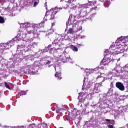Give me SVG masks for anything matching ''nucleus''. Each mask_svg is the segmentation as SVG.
<instances>
[{
  "label": "nucleus",
  "instance_id": "obj_15",
  "mask_svg": "<svg viewBox=\"0 0 128 128\" xmlns=\"http://www.w3.org/2000/svg\"><path fill=\"white\" fill-rule=\"evenodd\" d=\"M84 92L79 94V96H78V99L79 100L78 102V106H82V98H84Z\"/></svg>",
  "mask_w": 128,
  "mask_h": 128
},
{
  "label": "nucleus",
  "instance_id": "obj_28",
  "mask_svg": "<svg viewBox=\"0 0 128 128\" xmlns=\"http://www.w3.org/2000/svg\"><path fill=\"white\" fill-rule=\"evenodd\" d=\"M8 16H12V10H9L7 12Z\"/></svg>",
  "mask_w": 128,
  "mask_h": 128
},
{
  "label": "nucleus",
  "instance_id": "obj_45",
  "mask_svg": "<svg viewBox=\"0 0 128 128\" xmlns=\"http://www.w3.org/2000/svg\"><path fill=\"white\" fill-rule=\"evenodd\" d=\"M2 128H10V126H3Z\"/></svg>",
  "mask_w": 128,
  "mask_h": 128
},
{
  "label": "nucleus",
  "instance_id": "obj_56",
  "mask_svg": "<svg viewBox=\"0 0 128 128\" xmlns=\"http://www.w3.org/2000/svg\"><path fill=\"white\" fill-rule=\"evenodd\" d=\"M126 127L128 128V124H126Z\"/></svg>",
  "mask_w": 128,
  "mask_h": 128
},
{
  "label": "nucleus",
  "instance_id": "obj_49",
  "mask_svg": "<svg viewBox=\"0 0 128 128\" xmlns=\"http://www.w3.org/2000/svg\"><path fill=\"white\" fill-rule=\"evenodd\" d=\"M88 122H85V124H84V126H86L88 124Z\"/></svg>",
  "mask_w": 128,
  "mask_h": 128
},
{
  "label": "nucleus",
  "instance_id": "obj_46",
  "mask_svg": "<svg viewBox=\"0 0 128 128\" xmlns=\"http://www.w3.org/2000/svg\"><path fill=\"white\" fill-rule=\"evenodd\" d=\"M114 48V46L112 45V46H110V48Z\"/></svg>",
  "mask_w": 128,
  "mask_h": 128
},
{
  "label": "nucleus",
  "instance_id": "obj_53",
  "mask_svg": "<svg viewBox=\"0 0 128 128\" xmlns=\"http://www.w3.org/2000/svg\"><path fill=\"white\" fill-rule=\"evenodd\" d=\"M100 2H104V0H99Z\"/></svg>",
  "mask_w": 128,
  "mask_h": 128
},
{
  "label": "nucleus",
  "instance_id": "obj_16",
  "mask_svg": "<svg viewBox=\"0 0 128 128\" xmlns=\"http://www.w3.org/2000/svg\"><path fill=\"white\" fill-rule=\"evenodd\" d=\"M104 74H100V76H98V78H96L98 80H100V83L102 84V82H104V80H106V78L104 77Z\"/></svg>",
  "mask_w": 128,
  "mask_h": 128
},
{
  "label": "nucleus",
  "instance_id": "obj_10",
  "mask_svg": "<svg viewBox=\"0 0 128 128\" xmlns=\"http://www.w3.org/2000/svg\"><path fill=\"white\" fill-rule=\"evenodd\" d=\"M55 70L56 72V74H55L56 78L58 80H62V73L60 72V66H58H58H56L54 67Z\"/></svg>",
  "mask_w": 128,
  "mask_h": 128
},
{
  "label": "nucleus",
  "instance_id": "obj_34",
  "mask_svg": "<svg viewBox=\"0 0 128 128\" xmlns=\"http://www.w3.org/2000/svg\"><path fill=\"white\" fill-rule=\"evenodd\" d=\"M4 19L0 16V24H4Z\"/></svg>",
  "mask_w": 128,
  "mask_h": 128
},
{
  "label": "nucleus",
  "instance_id": "obj_52",
  "mask_svg": "<svg viewBox=\"0 0 128 128\" xmlns=\"http://www.w3.org/2000/svg\"><path fill=\"white\" fill-rule=\"evenodd\" d=\"M2 84H4V83H0V86H2Z\"/></svg>",
  "mask_w": 128,
  "mask_h": 128
},
{
  "label": "nucleus",
  "instance_id": "obj_12",
  "mask_svg": "<svg viewBox=\"0 0 128 128\" xmlns=\"http://www.w3.org/2000/svg\"><path fill=\"white\" fill-rule=\"evenodd\" d=\"M116 88H118L120 90H121V92H124V90H126V88L124 87V84L122 83L121 82H117L116 84Z\"/></svg>",
  "mask_w": 128,
  "mask_h": 128
},
{
  "label": "nucleus",
  "instance_id": "obj_29",
  "mask_svg": "<svg viewBox=\"0 0 128 128\" xmlns=\"http://www.w3.org/2000/svg\"><path fill=\"white\" fill-rule=\"evenodd\" d=\"M94 69H86L85 70V72H89V74H90V72H94Z\"/></svg>",
  "mask_w": 128,
  "mask_h": 128
},
{
  "label": "nucleus",
  "instance_id": "obj_7",
  "mask_svg": "<svg viewBox=\"0 0 128 128\" xmlns=\"http://www.w3.org/2000/svg\"><path fill=\"white\" fill-rule=\"evenodd\" d=\"M62 10V8H59L58 6L55 7L54 8H52L50 10H55L54 12H52V16H48V14H47L46 13V14L45 16L44 17V20H52L54 18V15L56 14V12H58V10Z\"/></svg>",
  "mask_w": 128,
  "mask_h": 128
},
{
  "label": "nucleus",
  "instance_id": "obj_40",
  "mask_svg": "<svg viewBox=\"0 0 128 128\" xmlns=\"http://www.w3.org/2000/svg\"><path fill=\"white\" fill-rule=\"evenodd\" d=\"M82 30V26H80L78 27V30L76 32H78V30Z\"/></svg>",
  "mask_w": 128,
  "mask_h": 128
},
{
  "label": "nucleus",
  "instance_id": "obj_42",
  "mask_svg": "<svg viewBox=\"0 0 128 128\" xmlns=\"http://www.w3.org/2000/svg\"><path fill=\"white\" fill-rule=\"evenodd\" d=\"M50 46H52V44H50L49 46H48L46 48L48 49V50H50Z\"/></svg>",
  "mask_w": 128,
  "mask_h": 128
},
{
  "label": "nucleus",
  "instance_id": "obj_58",
  "mask_svg": "<svg viewBox=\"0 0 128 128\" xmlns=\"http://www.w3.org/2000/svg\"><path fill=\"white\" fill-rule=\"evenodd\" d=\"M28 41H27V42H26V44H28Z\"/></svg>",
  "mask_w": 128,
  "mask_h": 128
},
{
  "label": "nucleus",
  "instance_id": "obj_36",
  "mask_svg": "<svg viewBox=\"0 0 128 128\" xmlns=\"http://www.w3.org/2000/svg\"><path fill=\"white\" fill-rule=\"evenodd\" d=\"M77 46L78 48H82V46H84V45L82 44H77Z\"/></svg>",
  "mask_w": 128,
  "mask_h": 128
},
{
  "label": "nucleus",
  "instance_id": "obj_20",
  "mask_svg": "<svg viewBox=\"0 0 128 128\" xmlns=\"http://www.w3.org/2000/svg\"><path fill=\"white\" fill-rule=\"evenodd\" d=\"M75 0H60V2H63L64 4V2H68V4H72V2H74Z\"/></svg>",
  "mask_w": 128,
  "mask_h": 128
},
{
  "label": "nucleus",
  "instance_id": "obj_17",
  "mask_svg": "<svg viewBox=\"0 0 128 128\" xmlns=\"http://www.w3.org/2000/svg\"><path fill=\"white\" fill-rule=\"evenodd\" d=\"M78 4H80L78 3L76 4V2H74L71 4L70 8L72 10H76V8H78Z\"/></svg>",
  "mask_w": 128,
  "mask_h": 128
},
{
  "label": "nucleus",
  "instance_id": "obj_21",
  "mask_svg": "<svg viewBox=\"0 0 128 128\" xmlns=\"http://www.w3.org/2000/svg\"><path fill=\"white\" fill-rule=\"evenodd\" d=\"M70 48H72V50H74V52H78V48H76V46L73 45H71Z\"/></svg>",
  "mask_w": 128,
  "mask_h": 128
},
{
  "label": "nucleus",
  "instance_id": "obj_4",
  "mask_svg": "<svg viewBox=\"0 0 128 128\" xmlns=\"http://www.w3.org/2000/svg\"><path fill=\"white\" fill-rule=\"evenodd\" d=\"M110 86V88L108 92V94H105L103 98V102L104 104H112V92L114 90L112 88H114V84L111 83Z\"/></svg>",
  "mask_w": 128,
  "mask_h": 128
},
{
  "label": "nucleus",
  "instance_id": "obj_33",
  "mask_svg": "<svg viewBox=\"0 0 128 128\" xmlns=\"http://www.w3.org/2000/svg\"><path fill=\"white\" fill-rule=\"evenodd\" d=\"M86 78L85 77H84V84L82 86V90H84V87L86 86V85L84 84V82H86Z\"/></svg>",
  "mask_w": 128,
  "mask_h": 128
},
{
  "label": "nucleus",
  "instance_id": "obj_43",
  "mask_svg": "<svg viewBox=\"0 0 128 128\" xmlns=\"http://www.w3.org/2000/svg\"><path fill=\"white\" fill-rule=\"evenodd\" d=\"M108 128H114V126L112 125H108Z\"/></svg>",
  "mask_w": 128,
  "mask_h": 128
},
{
  "label": "nucleus",
  "instance_id": "obj_27",
  "mask_svg": "<svg viewBox=\"0 0 128 128\" xmlns=\"http://www.w3.org/2000/svg\"><path fill=\"white\" fill-rule=\"evenodd\" d=\"M39 2H40V0H34V8H36V6H38Z\"/></svg>",
  "mask_w": 128,
  "mask_h": 128
},
{
  "label": "nucleus",
  "instance_id": "obj_63",
  "mask_svg": "<svg viewBox=\"0 0 128 128\" xmlns=\"http://www.w3.org/2000/svg\"><path fill=\"white\" fill-rule=\"evenodd\" d=\"M22 34V32H21V34Z\"/></svg>",
  "mask_w": 128,
  "mask_h": 128
},
{
  "label": "nucleus",
  "instance_id": "obj_22",
  "mask_svg": "<svg viewBox=\"0 0 128 128\" xmlns=\"http://www.w3.org/2000/svg\"><path fill=\"white\" fill-rule=\"evenodd\" d=\"M66 60L67 62H70V64H74V61L72 60V59L70 58V57L67 58Z\"/></svg>",
  "mask_w": 128,
  "mask_h": 128
},
{
  "label": "nucleus",
  "instance_id": "obj_39",
  "mask_svg": "<svg viewBox=\"0 0 128 128\" xmlns=\"http://www.w3.org/2000/svg\"><path fill=\"white\" fill-rule=\"evenodd\" d=\"M45 64H50V61L49 60H46Z\"/></svg>",
  "mask_w": 128,
  "mask_h": 128
},
{
  "label": "nucleus",
  "instance_id": "obj_35",
  "mask_svg": "<svg viewBox=\"0 0 128 128\" xmlns=\"http://www.w3.org/2000/svg\"><path fill=\"white\" fill-rule=\"evenodd\" d=\"M52 66V64H45L44 66H46V68H50V66Z\"/></svg>",
  "mask_w": 128,
  "mask_h": 128
},
{
  "label": "nucleus",
  "instance_id": "obj_31",
  "mask_svg": "<svg viewBox=\"0 0 128 128\" xmlns=\"http://www.w3.org/2000/svg\"><path fill=\"white\" fill-rule=\"evenodd\" d=\"M58 42H60V40H55L52 42V44H58Z\"/></svg>",
  "mask_w": 128,
  "mask_h": 128
},
{
  "label": "nucleus",
  "instance_id": "obj_5",
  "mask_svg": "<svg viewBox=\"0 0 128 128\" xmlns=\"http://www.w3.org/2000/svg\"><path fill=\"white\" fill-rule=\"evenodd\" d=\"M102 83L99 82L96 83V84H88L86 85V90H90V92L92 94V92H95L96 94H98L100 92V88L102 86Z\"/></svg>",
  "mask_w": 128,
  "mask_h": 128
},
{
  "label": "nucleus",
  "instance_id": "obj_6",
  "mask_svg": "<svg viewBox=\"0 0 128 128\" xmlns=\"http://www.w3.org/2000/svg\"><path fill=\"white\" fill-rule=\"evenodd\" d=\"M68 113V115L67 116L69 120H74L76 118H78V116H80V115H78V110L76 108L73 109L71 112H67V114Z\"/></svg>",
  "mask_w": 128,
  "mask_h": 128
},
{
  "label": "nucleus",
  "instance_id": "obj_3",
  "mask_svg": "<svg viewBox=\"0 0 128 128\" xmlns=\"http://www.w3.org/2000/svg\"><path fill=\"white\" fill-rule=\"evenodd\" d=\"M38 66V62H34V65H26L22 67L20 69L21 72L28 74H36L38 72V70H36V66Z\"/></svg>",
  "mask_w": 128,
  "mask_h": 128
},
{
  "label": "nucleus",
  "instance_id": "obj_25",
  "mask_svg": "<svg viewBox=\"0 0 128 128\" xmlns=\"http://www.w3.org/2000/svg\"><path fill=\"white\" fill-rule=\"evenodd\" d=\"M74 28H70L68 31V34H74Z\"/></svg>",
  "mask_w": 128,
  "mask_h": 128
},
{
  "label": "nucleus",
  "instance_id": "obj_19",
  "mask_svg": "<svg viewBox=\"0 0 128 128\" xmlns=\"http://www.w3.org/2000/svg\"><path fill=\"white\" fill-rule=\"evenodd\" d=\"M122 110H124L122 106H120L117 108L116 111L118 112V114H122Z\"/></svg>",
  "mask_w": 128,
  "mask_h": 128
},
{
  "label": "nucleus",
  "instance_id": "obj_59",
  "mask_svg": "<svg viewBox=\"0 0 128 128\" xmlns=\"http://www.w3.org/2000/svg\"><path fill=\"white\" fill-rule=\"evenodd\" d=\"M81 70H84V68H82Z\"/></svg>",
  "mask_w": 128,
  "mask_h": 128
},
{
  "label": "nucleus",
  "instance_id": "obj_61",
  "mask_svg": "<svg viewBox=\"0 0 128 128\" xmlns=\"http://www.w3.org/2000/svg\"><path fill=\"white\" fill-rule=\"evenodd\" d=\"M6 10L7 12H8V9H6Z\"/></svg>",
  "mask_w": 128,
  "mask_h": 128
},
{
  "label": "nucleus",
  "instance_id": "obj_8",
  "mask_svg": "<svg viewBox=\"0 0 128 128\" xmlns=\"http://www.w3.org/2000/svg\"><path fill=\"white\" fill-rule=\"evenodd\" d=\"M110 52L108 50H106L104 52V58L102 61H101V64L103 66H106L108 64V62H110Z\"/></svg>",
  "mask_w": 128,
  "mask_h": 128
},
{
  "label": "nucleus",
  "instance_id": "obj_18",
  "mask_svg": "<svg viewBox=\"0 0 128 128\" xmlns=\"http://www.w3.org/2000/svg\"><path fill=\"white\" fill-rule=\"evenodd\" d=\"M111 2H112L114 0H106L105 1L104 3V6L105 8H108L110 6V4Z\"/></svg>",
  "mask_w": 128,
  "mask_h": 128
},
{
  "label": "nucleus",
  "instance_id": "obj_60",
  "mask_svg": "<svg viewBox=\"0 0 128 128\" xmlns=\"http://www.w3.org/2000/svg\"><path fill=\"white\" fill-rule=\"evenodd\" d=\"M116 42H118V40H116Z\"/></svg>",
  "mask_w": 128,
  "mask_h": 128
},
{
  "label": "nucleus",
  "instance_id": "obj_47",
  "mask_svg": "<svg viewBox=\"0 0 128 128\" xmlns=\"http://www.w3.org/2000/svg\"><path fill=\"white\" fill-rule=\"evenodd\" d=\"M58 48H51V50H56Z\"/></svg>",
  "mask_w": 128,
  "mask_h": 128
},
{
  "label": "nucleus",
  "instance_id": "obj_11",
  "mask_svg": "<svg viewBox=\"0 0 128 128\" xmlns=\"http://www.w3.org/2000/svg\"><path fill=\"white\" fill-rule=\"evenodd\" d=\"M74 20V18L71 16H70L69 18L68 19V21L66 22V28L68 26H70V24H74V23L76 24V20Z\"/></svg>",
  "mask_w": 128,
  "mask_h": 128
},
{
  "label": "nucleus",
  "instance_id": "obj_26",
  "mask_svg": "<svg viewBox=\"0 0 128 128\" xmlns=\"http://www.w3.org/2000/svg\"><path fill=\"white\" fill-rule=\"evenodd\" d=\"M56 110L57 114H60V112H62V109L58 107L56 108Z\"/></svg>",
  "mask_w": 128,
  "mask_h": 128
},
{
  "label": "nucleus",
  "instance_id": "obj_23",
  "mask_svg": "<svg viewBox=\"0 0 128 128\" xmlns=\"http://www.w3.org/2000/svg\"><path fill=\"white\" fill-rule=\"evenodd\" d=\"M26 60H32V55H28L26 57H25Z\"/></svg>",
  "mask_w": 128,
  "mask_h": 128
},
{
  "label": "nucleus",
  "instance_id": "obj_64",
  "mask_svg": "<svg viewBox=\"0 0 128 128\" xmlns=\"http://www.w3.org/2000/svg\"><path fill=\"white\" fill-rule=\"evenodd\" d=\"M61 60H62V58H61Z\"/></svg>",
  "mask_w": 128,
  "mask_h": 128
},
{
  "label": "nucleus",
  "instance_id": "obj_32",
  "mask_svg": "<svg viewBox=\"0 0 128 128\" xmlns=\"http://www.w3.org/2000/svg\"><path fill=\"white\" fill-rule=\"evenodd\" d=\"M89 112H88L86 113V109L84 108L83 110L82 111V114H88Z\"/></svg>",
  "mask_w": 128,
  "mask_h": 128
},
{
  "label": "nucleus",
  "instance_id": "obj_50",
  "mask_svg": "<svg viewBox=\"0 0 128 128\" xmlns=\"http://www.w3.org/2000/svg\"><path fill=\"white\" fill-rule=\"evenodd\" d=\"M10 128H17V127L16 126H10Z\"/></svg>",
  "mask_w": 128,
  "mask_h": 128
},
{
  "label": "nucleus",
  "instance_id": "obj_44",
  "mask_svg": "<svg viewBox=\"0 0 128 128\" xmlns=\"http://www.w3.org/2000/svg\"><path fill=\"white\" fill-rule=\"evenodd\" d=\"M86 38V36L83 35L80 36V38H82V40H84Z\"/></svg>",
  "mask_w": 128,
  "mask_h": 128
},
{
  "label": "nucleus",
  "instance_id": "obj_62",
  "mask_svg": "<svg viewBox=\"0 0 128 128\" xmlns=\"http://www.w3.org/2000/svg\"><path fill=\"white\" fill-rule=\"evenodd\" d=\"M106 112H108V111L106 112Z\"/></svg>",
  "mask_w": 128,
  "mask_h": 128
},
{
  "label": "nucleus",
  "instance_id": "obj_1",
  "mask_svg": "<svg viewBox=\"0 0 128 128\" xmlns=\"http://www.w3.org/2000/svg\"><path fill=\"white\" fill-rule=\"evenodd\" d=\"M44 24V22H41L39 24H32L30 22H26L23 24L24 28H27L26 31L23 32L24 34L22 36H20V34H18L14 38L8 41L7 43L0 44V54L4 53V50H10V48L12 46V44H14V42H16V40H20L22 38H24L26 36H28V34L33 36L34 38H38V29L42 28Z\"/></svg>",
  "mask_w": 128,
  "mask_h": 128
},
{
  "label": "nucleus",
  "instance_id": "obj_9",
  "mask_svg": "<svg viewBox=\"0 0 128 128\" xmlns=\"http://www.w3.org/2000/svg\"><path fill=\"white\" fill-rule=\"evenodd\" d=\"M36 46H38V43L33 42L28 45H26V47L24 46V52H30V50H32L34 48H36Z\"/></svg>",
  "mask_w": 128,
  "mask_h": 128
},
{
  "label": "nucleus",
  "instance_id": "obj_37",
  "mask_svg": "<svg viewBox=\"0 0 128 128\" xmlns=\"http://www.w3.org/2000/svg\"><path fill=\"white\" fill-rule=\"evenodd\" d=\"M35 126H36V124H30L29 126V128H34Z\"/></svg>",
  "mask_w": 128,
  "mask_h": 128
},
{
  "label": "nucleus",
  "instance_id": "obj_13",
  "mask_svg": "<svg viewBox=\"0 0 128 128\" xmlns=\"http://www.w3.org/2000/svg\"><path fill=\"white\" fill-rule=\"evenodd\" d=\"M22 50H24V46L23 44L18 45L17 46L16 53L22 54Z\"/></svg>",
  "mask_w": 128,
  "mask_h": 128
},
{
  "label": "nucleus",
  "instance_id": "obj_41",
  "mask_svg": "<svg viewBox=\"0 0 128 128\" xmlns=\"http://www.w3.org/2000/svg\"><path fill=\"white\" fill-rule=\"evenodd\" d=\"M16 128H24V126H16Z\"/></svg>",
  "mask_w": 128,
  "mask_h": 128
},
{
  "label": "nucleus",
  "instance_id": "obj_48",
  "mask_svg": "<svg viewBox=\"0 0 128 128\" xmlns=\"http://www.w3.org/2000/svg\"><path fill=\"white\" fill-rule=\"evenodd\" d=\"M105 120L106 122H110V120L109 119H106Z\"/></svg>",
  "mask_w": 128,
  "mask_h": 128
},
{
  "label": "nucleus",
  "instance_id": "obj_30",
  "mask_svg": "<svg viewBox=\"0 0 128 128\" xmlns=\"http://www.w3.org/2000/svg\"><path fill=\"white\" fill-rule=\"evenodd\" d=\"M4 86L6 88H8V90H11L10 87V86H8V84L7 82H4Z\"/></svg>",
  "mask_w": 128,
  "mask_h": 128
},
{
  "label": "nucleus",
  "instance_id": "obj_14",
  "mask_svg": "<svg viewBox=\"0 0 128 128\" xmlns=\"http://www.w3.org/2000/svg\"><path fill=\"white\" fill-rule=\"evenodd\" d=\"M110 74H112L113 76H118V68L115 67L112 71L110 72Z\"/></svg>",
  "mask_w": 128,
  "mask_h": 128
},
{
  "label": "nucleus",
  "instance_id": "obj_51",
  "mask_svg": "<svg viewBox=\"0 0 128 128\" xmlns=\"http://www.w3.org/2000/svg\"><path fill=\"white\" fill-rule=\"evenodd\" d=\"M126 88H127L126 92H128V86H127L126 87Z\"/></svg>",
  "mask_w": 128,
  "mask_h": 128
},
{
  "label": "nucleus",
  "instance_id": "obj_54",
  "mask_svg": "<svg viewBox=\"0 0 128 128\" xmlns=\"http://www.w3.org/2000/svg\"><path fill=\"white\" fill-rule=\"evenodd\" d=\"M46 58H48V56H46V57H45Z\"/></svg>",
  "mask_w": 128,
  "mask_h": 128
},
{
  "label": "nucleus",
  "instance_id": "obj_55",
  "mask_svg": "<svg viewBox=\"0 0 128 128\" xmlns=\"http://www.w3.org/2000/svg\"><path fill=\"white\" fill-rule=\"evenodd\" d=\"M125 68H128V65H126Z\"/></svg>",
  "mask_w": 128,
  "mask_h": 128
},
{
  "label": "nucleus",
  "instance_id": "obj_38",
  "mask_svg": "<svg viewBox=\"0 0 128 128\" xmlns=\"http://www.w3.org/2000/svg\"><path fill=\"white\" fill-rule=\"evenodd\" d=\"M48 50L46 48V49H44V50H42V52H48Z\"/></svg>",
  "mask_w": 128,
  "mask_h": 128
},
{
  "label": "nucleus",
  "instance_id": "obj_57",
  "mask_svg": "<svg viewBox=\"0 0 128 128\" xmlns=\"http://www.w3.org/2000/svg\"><path fill=\"white\" fill-rule=\"evenodd\" d=\"M54 23L52 24V26H54Z\"/></svg>",
  "mask_w": 128,
  "mask_h": 128
},
{
  "label": "nucleus",
  "instance_id": "obj_24",
  "mask_svg": "<svg viewBox=\"0 0 128 128\" xmlns=\"http://www.w3.org/2000/svg\"><path fill=\"white\" fill-rule=\"evenodd\" d=\"M26 91H22L18 93V95L20 96H26Z\"/></svg>",
  "mask_w": 128,
  "mask_h": 128
},
{
  "label": "nucleus",
  "instance_id": "obj_2",
  "mask_svg": "<svg viewBox=\"0 0 128 128\" xmlns=\"http://www.w3.org/2000/svg\"><path fill=\"white\" fill-rule=\"evenodd\" d=\"M88 6L86 4H80L78 6V8L79 10H80V16L81 18H83L84 20H90L91 18H92L94 16H96V13L90 16V11H88L86 10V8H88Z\"/></svg>",
  "mask_w": 128,
  "mask_h": 128
}]
</instances>
